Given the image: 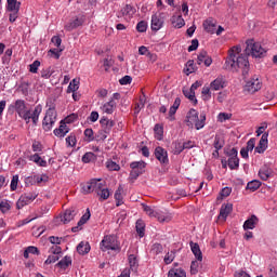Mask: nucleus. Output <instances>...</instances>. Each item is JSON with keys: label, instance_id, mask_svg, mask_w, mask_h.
Returning <instances> with one entry per match:
<instances>
[{"label": "nucleus", "instance_id": "obj_32", "mask_svg": "<svg viewBox=\"0 0 277 277\" xmlns=\"http://www.w3.org/2000/svg\"><path fill=\"white\" fill-rule=\"evenodd\" d=\"M30 161H34V163H37L40 168H47V160L42 159L38 154L30 156Z\"/></svg>", "mask_w": 277, "mask_h": 277}, {"label": "nucleus", "instance_id": "obj_59", "mask_svg": "<svg viewBox=\"0 0 277 277\" xmlns=\"http://www.w3.org/2000/svg\"><path fill=\"white\" fill-rule=\"evenodd\" d=\"M56 261H60V255H55L53 253L52 255H49V258L45 260L44 265H51L52 263H56Z\"/></svg>", "mask_w": 277, "mask_h": 277}, {"label": "nucleus", "instance_id": "obj_50", "mask_svg": "<svg viewBox=\"0 0 277 277\" xmlns=\"http://www.w3.org/2000/svg\"><path fill=\"white\" fill-rule=\"evenodd\" d=\"M103 183L101 180H93V192H96V194L103 192Z\"/></svg>", "mask_w": 277, "mask_h": 277}, {"label": "nucleus", "instance_id": "obj_11", "mask_svg": "<svg viewBox=\"0 0 277 277\" xmlns=\"http://www.w3.org/2000/svg\"><path fill=\"white\" fill-rule=\"evenodd\" d=\"M164 21H166V17L163 16V13L154 14L151 16V31H159V29L163 27Z\"/></svg>", "mask_w": 277, "mask_h": 277}, {"label": "nucleus", "instance_id": "obj_57", "mask_svg": "<svg viewBox=\"0 0 277 277\" xmlns=\"http://www.w3.org/2000/svg\"><path fill=\"white\" fill-rule=\"evenodd\" d=\"M66 144L67 146H76L77 144V137L75 136V134H70L69 136L66 137Z\"/></svg>", "mask_w": 277, "mask_h": 277}, {"label": "nucleus", "instance_id": "obj_9", "mask_svg": "<svg viewBox=\"0 0 277 277\" xmlns=\"http://www.w3.org/2000/svg\"><path fill=\"white\" fill-rule=\"evenodd\" d=\"M154 155L156 159L159 160V162L163 166H168L170 163V159L168 158V150H166L163 147H156Z\"/></svg>", "mask_w": 277, "mask_h": 277}, {"label": "nucleus", "instance_id": "obj_40", "mask_svg": "<svg viewBox=\"0 0 277 277\" xmlns=\"http://www.w3.org/2000/svg\"><path fill=\"white\" fill-rule=\"evenodd\" d=\"M94 192V180L82 184V193L83 194H92Z\"/></svg>", "mask_w": 277, "mask_h": 277}, {"label": "nucleus", "instance_id": "obj_21", "mask_svg": "<svg viewBox=\"0 0 277 277\" xmlns=\"http://www.w3.org/2000/svg\"><path fill=\"white\" fill-rule=\"evenodd\" d=\"M122 194H124V187L119 185L115 192L116 207H121V205H124V197H122Z\"/></svg>", "mask_w": 277, "mask_h": 277}, {"label": "nucleus", "instance_id": "obj_6", "mask_svg": "<svg viewBox=\"0 0 277 277\" xmlns=\"http://www.w3.org/2000/svg\"><path fill=\"white\" fill-rule=\"evenodd\" d=\"M38 198V194L36 193H26L19 197L16 202L17 209H23V207H27V205H31L35 199Z\"/></svg>", "mask_w": 277, "mask_h": 277}, {"label": "nucleus", "instance_id": "obj_63", "mask_svg": "<svg viewBox=\"0 0 277 277\" xmlns=\"http://www.w3.org/2000/svg\"><path fill=\"white\" fill-rule=\"evenodd\" d=\"M93 159H94V153H85L82 156L83 163H90V161H92Z\"/></svg>", "mask_w": 277, "mask_h": 277}, {"label": "nucleus", "instance_id": "obj_1", "mask_svg": "<svg viewBox=\"0 0 277 277\" xmlns=\"http://www.w3.org/2000/svg\"><path fill=\"white\" fill-rule=\"evenodd\" d=\"M246 44L245 55L241 54V45H235L229 50V56L225 62L226 70H233L234 72L241 70L243 79H246L248 72H250L248 55H251V57H265V53H267V51H265L259 42L254 41V39H248Z\"/></svg>", "mask_w": 277, "mask_h": 277}, {"label": "nucleus", "instance_id": "obj_42", "mask_svg": "<svg viewBox=\"0 0 277 277\" xmlns=\"http://www.w3.org/2000/svg\"><path fill=\"white\" fill-rule=\"evenodd\" d=\"M54 72H55V69L50 66L41 70V77L42 79H51Z\"/></svg>", "mask_w": 277, "mask_h": 277}, {"label": "nucleus", "instance_id": "obj_14", "mask_svg": "<svg viewBox=\"0 0 277 277\" xmlns=\"http://www.w3.org/2000/svg\"><path fill=\"white\" fill-rule=\"evenodd\" d=\"M233 213V203H223L220 209L219 220L226 222V217Z\"/></svg>", "mask_w": 277, "mask_h": 277}, {"label": "nucleus", "instance_id": "obj_5", "mask_svg": "<svg viewBox=\"0 0 277 277\" xmlns=\"http://www.w3.org/2000/svg\"><path fill=\"white\" fill-rule=\"evenodd\" d=\"M131 172H130V181H137L141 174L144 172L146 168V163L144 160L133 161L130 163Z\"/></svg>", "mask_w": 277, "mask_h": 277}, {"label": "nucleus", "instance_id": "obj_7", "mask_svg": "<svg viewBox=\"0 0 277 277\" xmlns=\"http://www.w3.org/2000/svg\"><path fill=\"white\" fill-rule=\"evenodd\" d=\"M261 88H263L261 80H259V78H252L251 80L247 81L245 91L249 92V94H254L255 92H259Z\"/></svg>", "mask_w": 277, "mask_h": 277}, {"label": "nucleus", "instance_id": "obj_17", "mask_svg": "<svg viewBox=\"0 0 277 277\" xmlns=\"http://www.w3.org/2000/svg\"><path fill=\"white\" fill-rule=\"evenodd\" d=\"M75 215H77V210L75 208L67 209L63 215H61V221L63 224H68L75 220Z\"/></svg>", "mask_w": 277, "mask_h": 277}, {"label": "nucleus", "instance_id": "obj_8", "mask_svg": "<svg viewBox=\"0 0 277 277\" xmlns=\"http://www.w3.org/2000/svg\"><path fill=\"white\" fill-rule=\"evenodd\" d=\"M135 12H137V10L135 9V6L131 5V4H127L126 6H123L119 14H118V18H124L126 21H131V18H133V16H135Z\"/></svg>", "mask_w": 277, "mask_h": 277}, {"label": "nucleus", "instance_id": "obj_46", "mask_svg": "<svg viewBox=\"0 0 277 277\" xmlns=\"http://www.w3.org/2000/svg\"><path fill=\"white\" fill-rule=\"evenodd\" d=\"M12 209V206H10V201L3 200L0 202V211L1 213H8Z\"/></svg>", "mask_w": 277, "mask_h": 277}, {"label": "nucleus", "instance_id": "obj_49", "mask_svg": "<svg viewBox=\"0 0 277 277\" xmlns=\"http://www.w3.org/2000/svg\"><path fill=\"white\" fill-rule=\"evenodd\" d=\"M211 87H203L201 94L203 96V101H210L211 98Z\"/></svg>", "mask_w": 277, "mask_h": 277}, {"label": "nucleus", "instance_id": "obj_4", "mask_svg": "<svg viewBox=\"0 0 277 277\" xmlns=\"http://www.w3.org/2000/svg\"><path fill=\"white\" fill-rule=\"evenodd\" d=\"M101 250L107 252V250H115L120 252V243L118 242V237L116 235H106L101 241Z\"/></svg>", "mask_w": 277, "mask_h": 277}, {"label": "nucleus", "instance_id": "obj_37", "mask_svg": "<svg viewBox=\"0 0 277 277\" xmlns=\"http://www.w3.org/2000/svg\"><path fill=\"white\" fill-rule=\"evenodd\" d=\"M201 263H202V261H198V260H194L190 263V275L192 276H196V274H198V272H200Z\"/></svg>", "mask_w": 277, "mask_h": 277}, {"label": "nucleus", "instance_id": "obj_45", "mask_svg": "<svg viewBox=\"0 0 277 277\" xmlns=\"http://www.w3.org/2000/svg\"><path fill=\"white\" fill-rule=\"evenodd\" d=\"M77 90H79V80L72 79L67 88V92L70 94V92H77Z\"/></svg>", "mask_w": 277, "mask_h": 277}, {"label": "nucleus", "instance_id": "obj_28", "mask_svg": "<svg viewBox=\"0 0 277 277\" xmlns=\"http://www.w3.org/2000/svg\"><path fill=\"white\" fill-rule=\"evenodd\" d=\"M40 114H42V105H37L32 113H30V117L34 124H38V120H40Z\"/></svg>", "mask_w": 277, "mask_h": 277}, {"label": "nucleus", "instance_id": "obj_34", "mask_svg": "<svg viewBox=\"0 0 277 277\" xmlns=\"http://www.w3.org/2000/svg\"><path fill=\"white\" fill-rule=\"evenodd\" d=\"M129 261V265H130V269H132V272H137V267H138V262H137V256H135V254H130L128 258Z\"/></svg>", "mask_w": 277, "mask_h": 277}, {"label": "nucleus", "instance_id": "obj_27", "mask_svg": "<svg viewBox=\"0 0 277 277\" xmlns=\"http://www.w3.org/2000/svg\"><path fill=\"white\" fill-rule=\"evenodd\" d=\"M70 265H72V258L66 255L56 264V267H60V269L65 272V269H68Z\"/></svg>", "mask_w": 277, "mask_h": 277}, {"label": "nucleus", "instance_id": "obj_16", "mask_svg": "<svg viewBox=\"0 0 277 277\" xmlns=\"http://www.w3.org/2000/svg\"><path fill=\"white\" fill-rule=\"evenodd\" d=\"M197 64L200 66L205 64V66L209 67L213 64V60L209 56L207 51H201L197 56Z\"/></svg>", "mask_w": 277, "mask_h": 277}, {"label": "nucleus", "instance_id": "obj_51", "mask_svg": "<svg viewBox=\"0 0 277 277\" xmlns=\"http://www.w3.org/2000/svg\"><path fill=\"white\" fill-rule=\"evenodd\" d=\"M146 29H148V24L146 22L141 21L137 23L136 31H138L140 34H144Z\"/></svg>", "mask_w": 277, "mask_h": 277}, {"label": "nucleus", "instance_id": "obj_62", "mask_svg": "<svg viewBox=\"0 0 277 277\" xmlns=\"http://www.w3.org/2000/svg\"><path fill=\"white\" fill-rule=\"evenodd\" d=\"M18 187V175H13L11 181V192H16Z\"/></svg>", "mask_w": 277, "mask_h": 277}, {"label": "nucleus", "instance_id": "obj_30", "mask_svg": "<svg viewBox=\"0 0 277 277\" xmlns=\"http://www.w3.org/2000/svg\"><path fill=\"white\" fill-rule=\"evenodd\" d=\"M151 256H159V254H163V246L159 242H156L151 246L150 249Z\"/></svg>", "mask_w": 277, "mask_h": 277}, {"label": "nucleus", "instance_id": "obj_31", "mask_svg": "<svg viewBox=\"0 0 277 277\" xmlns=\"http://www.w3.org/2000/svg\"><path fill=\"white\" fill-rule=\"evenodd\" d=\"M174 259H176V250H171L166 253L163 262L166 265H170L171 263L174 262Z\"/></svg>", "mask_w": 277, "mask_h": 277}, {"label": "nucleus", "instance_id": "obj_47", "mask_svg": "<svg viewBox=\"0 0 277 277\" xmlns=\"http://www.w3.org/2000/svg\"><path fill=\"white\" fill-rule=\"evenodd\" d=\"M90 217H91L90 209H87V212L79 220L78 226H83V224H87Z\"/></svg>", "mask_w": 277, "mask_h": 277}, {"label": "nucleus", "instance_id": "obj_64", "mask_svg": "<svg viewBox=\"0 0 277 277\" xmlns=\"http://www.w3.org/2000/svg\"><path fill=\"white\" fill-rule=\"evenodd\" d=\"M97 196H100L102 200H107V198H109V189H102L101 192L97 193Z\"/></svg>", "mask_w": 277, "mask_h": 277}, {"label": "nucleus", "instance_id": "obj_44", "mask_svg": "<svg viewBox=\"0 0 277 277\" xmlns=\"http://www.w3.org/2000/svg\"><path fill=\"white\" fill-rule=\"evenodd\" d=\"M227 164L230 170H237L239 168V158H228Z\"/></svg>", "mask_w": 277, "mask_h": 277}, {"label": "nucleus", "instance_id": "obj_24", "mask_svg": "<svg viewBox=\"0 0 277 277\" xmlns=\"http://www.w3.org/2000/svg\"><path fill=\"white\" fill-rule=\"evenodd\" d=\"M21 2L18 0H6V12H19Z\"/></svg>", "mask_w": 277, "mask_h": 277}, {"label": "nucleus", "instance_id": "obj_33", "mask_svg": "<svg viewBox=\"0 0 277 277\" xmlns=\"http://www.w3.org/2000/svg\"><path fill=\"white\" fill-rule=\"evenodd\" d=\"M226 142L224 141V137L221 135H215L213 146L216 150H222L224 148V145Z\"/></svg>", "mask_w": 277, "mask_h": 277}, {"label": "nucleus", "instance_id": "obj_19", "mask_svg": "<svg viewBox=\"0 0 277 277\" xmlns=\"http://www.w3.org/2000/svg\"><path fill=\"white\" fill-rule=\"evenodd\" d=\"M13 109H15L16 114L19 116L22 113L27 110V103L25 100H16L13 105H11Z\"/></svg>", "mask_w": 277, "mask_h": 277}, {"label": "nucleus", "instance_id": "obj_39", "mask_svg": "<svg viewBox=\"0 0 277 277\" xmlns=\"http://www.w3.org/2000/svg\"><path fill=\"white\" fill-rule=\"evenodd\" d=\"M262 183L259 180H253L247 184L246 189H249V192H256L261 187Z\"/></svg>", "mask_w": 277, "mask_h": 277}, {"label": "nucleus", "instance_id": "obj_20", "mask_svg": "<svg viewBox=\"0 0 277 277\" xmlns=\"http://www.w3.org/2000/svg\"><path fill=\"white\" fill-rule=\"evenodd\" d=\"M70 128H68L65 122L61 121L60 127L54 130V135H56V137H66V134H68Z\"/></svg>", "mask_w": 277, "mask_h": 277}, {"label": "nucleus", "instance_id": "obj_60", "mask_svg": "<svg viewBox=\"0 0 277 277\" xmlns=\"http://www.w3.org/2000/svg\"><path fill=\"white\" fill-rule=\"evenodd\" d=\"M38 68H40V61H35L32 64L29 65V72L36 75V72H38Z\"/></svg>", "mask_w": 277, "mask_h": 277}, {"label": "nucleus", "instance_id": "obj_15", "mask_svg": "<svg viewBox=\"0 0 277 277\" xmlns=\"http://www.w3.org/2000/svg\"><path fill=\"white\" fill-rule=\"evenodd\" d=\"M224 88H226V80L223 77H217L210 83V90L213 92L224 90Z\"/></svg>", "mask_w": 277, "mask_h": 277}, {"label": "nucleus", "instance_id": "obj_41", "mask_svg": "<svg viewBox=\"0 0 277 277\" xmlns=\"http://www.w3.org/2000/svg\"><path fill=\"white\" fill-rule=\"evenodd\" d=\"M183 94L184 96H186V98L190 100L194 103V105L198 104V100H196V92L192 91V89L186 91L184 90Z\"/></svg>", "mask_w": 277, "mask_h": 277}, {"label": "nucleus", "instance_id": "obj_43", "mask_svg": "<svg viewBox=\"0 0 277 277\" xmlns=\"http://www.w3.org/2000/svg\"><path fill=\"white\" fill-rule=\"evenodd\" d=\"M106 168L110 172H118V171H120V164L116 163L114 160L106 161Z\"/></svg>", "mask_w": 277, "mask_h": 277}, {"label": "nucleus", "instance_id": "obj_22", "mask_svg": "<svg viewBox=\"0 0 277 277\" xmlns=\"http://www.w3.org/2000/svg\"><path fill=\"white\" fill-rule=\"evenodd\" d=\"M171 25L176 29H181V27H185V19H183V15H173L171 17Z\"/></svg>", "mask_w": 277, "mask_h": 277}, {"label": "nucleus", "instance_id": "obj_54", "mask_svg": "<svg viewBox=\"0 0 277 277\" xmlns=\"http://www.w3.org/2000/svg\"><path fill=\"white\" fill-rule=\"evenodd\" d=\"M84 137H87V142H94V130L90 128L85 129Z\"/></svg>", "mask_w": 277, "mask_h": 277}, {"label": "nucleus", "instance_id": "obj_2", "mask_svg": "<svg viewBox=\"0 0 277 277\" xmlns=\"http://www.w3.org/2000/svg\"><path fill=\"white\" fill-rule=\"evenodd\" d=\"M207 120V117L200 116V119L198 118V111L196 109H190L187 115L185 122L186 124L193 129L194 126L197 129V131H200L205 127V121Z\"/></svg>", "mask_w": 277, "mask_h": 277}, {"label": "nucleus", "instance_id": "obj_58", "mask_svg": "<svg viewBox=\"0 0 277 277\" xmlns=\"http://www.w3.org/2000/svg\"><path fill=\"white\" fill-rule=\"evenodd\" d=\"M233 115L228 114V113H220L217 118H219V122H226V120H230Z\"/></svg>", "mask_w": 277, "mask_h": 277}, {"label": "nucleus", "instance_id": "obj_36", "mask_svg": "<svg viewBox=\"0 0 277 277\" xmlns=\"http://www.w3.org/2000/svg\"><path fill=\"white\" fill-rule=\"evenodd\" d=\"M154 133H155V137L158 140V142H161V140H163V126L157 123L154 127Z\"/></svg>", "mask_w": 277, "mask_h": 277}, {"label": "nucleus", "instance_id": "obj_10", "mask_svg": "<svg viewBox=\"0 0 277 277\" xmlns=\"http://www.w3.org/2000/svg\"><path fill=\"white\" fill-rule=\"evenodd\" d=\"M85 23V15L76 16L75 19L70 21L65 25L66 31H72L77 27H81Z\"/></svg>", "mask_w": 277, "mask_h": 277}, {"label": "nucleus", "instance_id": "obj_13", "mask_svg": "<svg viewBox=\"0 0 277 277\" xmlns=\"http://www.w3.org/2000/svg\"><path fill=\"white\" fill-rule=\"evenodd\" d=\"M259 176L262 181H267L268 179H272V176H274V169H272L269 164H264L259 171Z\"/></svg>", "mask_w": 277, "mask_h": 277}, {"label": "nucleus", "instance_id": "obj_38", "mask_svg": "<svg viewBox=\"0 0 277 277\" xmlns=\"http://www.w3.org/2000/svg\"><path fill=\"white\" fill-rule=\"evenodd\" d=\"M77 252L79 254H88V252H90V243L88 242H80L78 246H77Z\"/></svg>", "mask_w": 277, "mask_h": 277}, {"label": "nucleus", "instance_id": "obj_3", "mask_svg": "<svg viewBox=\"0 0 277 277\" xmlns=\"http://www.w3.org/2000/svg\"><path fill=\"white\" fill-rule=\"evenodd\" d=\"M47 107H49V109L45 111V116L42 120V129L43 131H51L57 121V111L55 110V105H49V103H47Z\"/></svg>", "mask_w": 277, "mask_h": 277}, {"label": "nucleus", "instance_id": "obj_25", "mask_svg": "<svg viewBox=\"0 0 277 277\" xmlns=\"http://www.w3.org/2000/svg\"><path fill=\"white\" fill-rule=\"evenodd\" d=\"M102 111L104 114H108L111 115L114 114L115 109H116V103L114 100H109V102H106L102 107H101Z\"/></svg>", "mask_w": 277, "mask_h": 277}, {"label": "nucleus", "instance_id": "obj_48", "mask_svg": "<svg viewBox=\"0 0 277 277\" xmlns=\"http://www.w3.org/2000/svg\"><path fill=\"white\" fill-rule=\"evenodd\" d=\"M19 118L25 120L26 124H29L31 122V110H24L21 115H18Z\"/></svg>", "mask_w": 277, "mask_h": 277}, {"label": "nucleus", "instance_id": "obj_35", "mask_svg": "<svg viewBox=\"0 0 277 277\" xmlns=\"http://www.w3.org/2000/svg\"><path fill=\"white\" fill-rule=\"evenodd\" d=\"M146 230V223L143 220L136 221V233L140 237H144Z\"/></svg>", "mask_w": 277, "mask_h": 277}, {"label": "nucleus", "instance_id": "obj_26", "mask_svg": "<svg viewBox=\"0 0 277 277\" xmlns=\"http://www.w3.org/2000/svg\"><path fill=\"white\" fill-rule=\"evenodd\" d=\"M190 249L193 254L195 255V259L197 261H202V251L200 250V245L197 242L190 241Z\"/></svg>", "mask_w": 277, "mask_h": 277}, {"label": "nucleus", "instance_id": "obj_52", "mask_svg": "<svg viewBox=\"0 0 277 277\" xmlns=\"http://www.w3.org/2000/svg\"><path fill=\"white\" fill-rule=\"evenodd\" d=\"M154 217H156L158 222H170V220H172L171 216H166L160 212H155Z\"/></svg>", "mask_w": 277, "mask_h": 277}, {"label": "nucleus", "instance_id": "obj_18", "mask_svg": "<svg viewBox=\"0 0 277 277\" xmlns=\"http://www.w3.org/2000/svg\"><path fill=\"white\" fill-rule=\"evenodd\" d=\"M256 224H259V217L252 214L251 217L245 221L243 230H254V228H256Z\"/></svg>", "mask_w": 277, "mask_h": 277}, {"label": "nucleus", "instance_id": "obj_12", "mask_svg": "<svg viewBox=\"0 0 277 277\" xmlns=\"http://www.w3.org/2000/svg\"><path fill=\"white\" fill-rule=\"evenodd\" d=\"M101 129L104 130V133H111V129L116 127V121L103 116L100 120Z\"/></svg>", "mask_w": 277, "mask_h": 277}, {"label": "nucleus", "instance_id": "obj_55", "mask_svg": "<svg viewBox=\"0 0 277 277\" xmlns=\"http://www.w3.org/2000/svg\"><path fill=\"white\" fill-rule=\"evenodd\" d=\"M77 118H79V116H77V114H71V115L67 116L64 120H62V122H65V124H72V122H75V120H77Z\"/></svg>", "mask_w": 277, "mask_h": 277}, {"label": "nucleus", "instance_id": "obj_23", "mask_svg": "<svg viewBox=\"0 0 277 277\" xmlns=\"http://www.w3.org/2000/svg\"><path fill=\"white\" fill-rule=\"evenodd\" d=\"M168 277H187V272L183 267H173L168 272Z\"/></svg>", "mask_w": 277, "mask_h": 277}, {"label": "nucleus", "instance_id": "obj_53", "mask_svg": "<svg viewBox=\"0 0 277 277\" xmlns=\"http://www.w3.org/2000/svg\"><path fill=\"white\" fill-rule=\"evenodd\" d=\"M186 75H192V72H196V67L194 66V61H188L186 63V69H184Z\"/></svg>", "mask_w": 277, "mask_h": 277}, {"label": "nucleus", "instance_id": "obj_56", "mask_svg": "<svg viewBox=\"0 0 277 277\" xmlns=\"http://www.w3.org/2000/svg\"><path fill=\"white\" fill-rule=\"evenodd\" d=\"M142 207H143V210L145 211V213L147 214V215H149V217H155V213L157 212V211H155L151 207H149V206H147V205H142Z\"/></svg>", "mask_w": 277, "mask_h": 277}, {"label": "nucleus", "instance_id": "obj_29", "mask_svg": "<svg viewBox=\"0 0 277 277\" xmlns=\"http://www.w3.org/2000/svg\"><path fill=\"white\" fill-rule=\"evenodd\" d=\"M203 29L208 31V34H215V22L212 18L206 19L203 22Z\"/></svg>", "mask_w": 277, "mask_h": 277}, {"label": "nucleus", "instance_id": "obj_61", "mask_svg": "<svg viewBox=\"0 0 277 277\" xmlns=\"http://www.w3.org/2000/svg\"><path fill=\"white\" fill-rule=\"evenodd\" d=\"M267 148V143L259 142V145L255 147V153H259L260 155L262 153H265V149Z\"/></svg>", "mask_w": 277, "mask_h": 277}]
</instances>
